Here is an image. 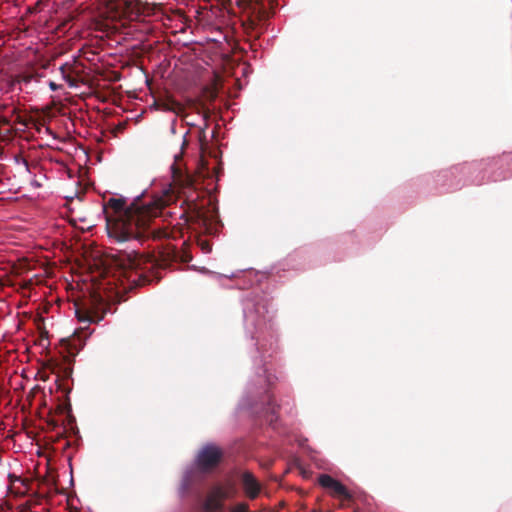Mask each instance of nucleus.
Masks as SVG:
<instances>
[{"label":"nucleus","instance_id":"f257e3e1","mask_svg":"<svg viewBox=\"0 0 512 512\" xmlns=\"http://www.w3.org/2000/svg\"><path fill=\"white\" fill-rule=\"evenodd\" d=\"M125 205L123 198L115 197L109 198L103 205L108 235L117 242L145 235L152 219L160 215L164 202L158 200L146 203L136 200L128 207Z\"/></svg>","mask_w":512,"mask_h":512},{"label":"nucleus","instance_id":"f03ea898","mask_svg":"<svg viewBox=\"0 0 512 512\" xmlns=\"http://www.w3.org/2000/svg\"><path fill=\"white\" fill-rule=\"evenodd\" d=\"M236 495L235 483L231 480L211 485L202 502L204 512H219L224 509V501Z\"/></svg>","mask_w":512,"mask_h":512},{"label":"nucleus","instance_id":"7ed1b4c3","mask_svg":"<svg viewBox=\"0 0 512 512\" xmlns=\"http://www.w3.org/2000/svg\"><path fill=\"white\" fill-rule=\"evenodd\" d=\"M222 456L221 450L212 444L204 446L196 459L197 466L202 470H207L218 464Z\"/></svg>","mask_w":512,"mask_h":512},{"label":"nucleus","instance_id":"20e7f679","mask_svg":"<svg viewBox=\"0 0 512 512\" xmlns=\"http://www.w3.org/2000/svg\"><path fill=\"white\" fill-rule=\"evenodd\" d=\"M318 482L326 489L332 496L335 497H346L348 495L347 489L337 480L332 478L330 475L322 474L318 478Z\"/></svg>","mask_w":512,"mask_h":512},{"label":"nucleus","instance_id":"39448f33","mask_svg":"<svg viewBox=\"0 0 512 512\" xmlns=\"http://www.w3.org/2000/svg\"><path fill=\"white\" fill-rule=\"evenodd\" d=\"M242 483L246 495L251 499H255L260 492V484L255 477L251 473L245 472L242 475Z\"/></svg>","mask_w":512,"mask_h":512},{"label":"nucleus","instance_id":"423d86ee","mask_svg":"<svg viewBox=\"0 0 512 512\" xmlns=\"http://www.w3.org/2000/svg\"><path fill=\"white\" fill-rule=\"evenodd\" d=\"M76 316L79 322L87 325L102 320V316H99L94 309L86 307H78L76 309Z\"/></svg>","mask_w":512,"mask_h":512},{"label":"nucleus","instance_id":"0eeeda50","mask_svg":"<svg viewBox=\"0 0 512 512\" xmlns=\"http://www.w3.org/2000/svg\"><path fill=\"white\" fill-rule=\"evenodd\" d=\"M230 512H249V507L246 503H238L231 507Z\"/></svg>","mask_w":512,"mask_h":512},{"label":"nucleus","instance_id":"6e6552de","mask_svg":"<svg viewBox=\"0 0 512 512\" xmlns=\"http://www.w3.org/2000/svg\"><path fill=\"white\" fill-rule=\"evenodd\" d=\"M59 70H60V72H61L62 78H63L66 82H68L70 86H73V83H72V81H71L70 77H69L68 75H66V73H65V66H61V67L59 68Z\"/></svg>","mask_w":512,"mask_h":512},{"label":"nucleus","instance_id":"1a4fd4ad","mask_svg":"<svg viewBox=\"0 0 512 512\" xmlns=\"http://www.w3.org/2000/svg\"><path fill=\"white\" fill-rule=\"evenodd\" d=\"M49 88H50L52 91H56V90H58V89L60 88V86H59V85H57L55 82L50 81V82H49Z\"/></svg>","mask_w":512,"mask_h":512}]
</instances>
